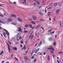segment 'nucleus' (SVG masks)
Here are the masks:
<instances>
[{"label":"nucleus","instance_id":"1","mask_svg":"<svg viewBox=\"0 0 63 63\" xmlns=\"http://www.w3.org/2000/svg\"><path fill=\"white\" fill-rule=\"evenodd\" d=\"M12 20H13V19H11V18H9L7 20V22L8 23H9L11 21H12Z\"/></svg>","mask_w":63,"mask_h":63},{"label":"nucleus","instance_id":"2","mask_svg":"<svg viewBox=\"0 0 63 63\" xmlns=\"http://www.w3.org/2000/svg\"><path fill=\"white\" fill-rule=\"evenodd\" d=\"M32 17L33 20H36L37 19V18L36 16L35 15H32Z\"/></svg>","mask_w":63,"mask_h":63},{"label":"nucleus","instance_id":"3","mask_svg":"<svg viewBox=\"0 0 63 63\" xmlns=\"http://www.w3.org/2000/svg\"><path fill=\"white\" fill-rule=\"evenodd\" d=\"M5 31V32H6V34H7L8 36H9L10 35V34H9V32L8 31H7V30H6V29H3Z\"/></svg>","mask_w":63,"mask_h":63},{"label":"nucleus","instance_id":"4","mask_svg":"<svg viewBox=\"0 0 63 63\" xmlns=\"http://www.w3.org/2000/svg\"><path fill=\"white\" fill-rule=\"evenodd\" d=\"M59 12H60V10L58 9L56 11V13L57 15H58L59 14Z\"/></svg>","mask_w":63,"mask_h":63},{"label":"nucleus","instance_id":"5","mask_svg":"<svg viewBox=\"0 0 63 63\" xmlns=\"http://www.w3.org/2000/svg\"><path fill=\"white\" fill-rule=\"evenodd\" d=\"M17 28L18 29V31H20L21 32H22V30H21V28L19 27V28Z\"/></svg>","mask_w":63,"mask_h":63},{"label":"nucleus","instance_id":"6","mask_svg":"<svg viewBox=\"0 0 63 63\" xmlns=\"http://www.w3.org/2000/svg\"><path fill=\"white\" fill-rule=\"evenodd\" d=\"M17 19L19 22H22V20L20 18H18Z\"/></svg>","mask_w":63,"mask_h":63},{"label":"nucleus","instance_id":"7","mask_svg":"<svg viewBox=\"0 0 63 63\" xmlns=\"http://www.w3.org/2000/svg\"><path fill=\"white\" fill-rule=\"evenodd\" d=\"M7 45L8 46V48L9 51V52L10 53V46L9 45V44L8 43H7Z\"/></svg>","mask_w":63,"mask_h":63},{"label":"nucleus","instance_id":"8","mask_svg":"<svg viewBox=\"0 0 63 63\" xmlns=\"http://www.w3.org/2000/svg\"><path fill=\"white\" fill-rule=\"evenodd\" d=\"M48 16L49 17H50L51 16V13L50 12H48L47 13Z\"/></svg>","mask_w":63,"mask_h":63},{"label":"nucleus","instance_id":"9","mask_svg":"<svg viewBox=\"0 0 63 63\" xmlns=\"http://www.w3.org/2000/svg\"><path fill=\"white\" fill-rule=\"evenodd\" d=\"M36 50V48H34L33 50L32 51V53L33 54L35 52Z\"/></svg>","mask_w":63,"mask_h":63},{"label":"nucleus","instance_id":"10","mask_svg":"<svg viewBox=\"0 0 63 63\" xmlns=\"http://www.w3.org/2000/svg\"><path fill=\"white\" fill-rule=\"evenodd\" d=\"M10 16H11L15 17H16V16L15 14H10Z\"/></svg>","mask_w":63,"mask_h":63},{"label":"nucleus","instance_id":"11","mask_svg":"<svg viewBox=\"0 0 63 63\" xmlns=\"http://www.w3.org/2000/svg\"><path fill=\"white\" fill-rule=\"evenodd\" d=\"M39 15H40L41 16H44V14H43L41 12H39Z\"/></svg>","mask_w":63,"mask_h":63},{"label":"nucleus","instance_id":"12","mask_svg":"<svg viewBox=\"0 0 63 63\" xmlns=\"http://www.w3.org/2000/svg\"><path fill=\"white\" fill-rule=\"evenodd\" d=\"M3 36H4L6 38L7 37H6V36L5 35H7V34H6V33L5 32H4L3 33Z\"/></svg>","mask_w":63,"mask_h":63},{"label":"nucleus","instance_id":"13","mask_svg":"<svg viewBox=\"0 0 63 63\" xmlns=\"http://www.w3.org/2000/svg\"><path fill=\"white\" fill-rule=\"evenodd\" d=\"M41 26L40 25H39L38 26L36 27V29H37V28H39V27H41Z\"/></svg>","mask_w":63,"mask_h":63},{"label":"nucleus","instance_id":"14","mask_svg":"<svg viewBox=\"0 0 63 63\" xmlns=\"http://www.w3.org/2000/svg\"><path fill=\"white\" fill-rule=\"evenodd\" d=\"M58 5V4H57V3H54V6L55 7V6H57Z\"/></svg>","mask_w":63,"mask_h":63},{"label":"nucleus","instance_id":"15","mask_svg":"<svg viewBox=\"0 0 63 63\" xmlns=\"http://www.w3.org/2000/svg\"><path fill=\"white\" fill-rule=\"evenodd\" d=\"M48 39L49 40V41H52V38H49Z\"/></svg>","mask_w":63,"mask_h":63},{"label":"nucleus","instance_id":"16","mask_svg":"<svg viewBox=\"0 0 63 63\" xmlns=\"http://www.w3.org/2000/svg\"><path fill=\"white\" fill-rule=\"evenodd\" d=\"M56 43L55 42H54L53 43V45L55 47L56 45Z\"/></svg>","mask_w":63,"mask_h":63},{"label":"nucleus","instance_id":"17","mask_svg":"<svg viewBox=\"0 0 63 63\" xmlns=\"http://www.w3.org/2000/svg\"><path fill=\"white\" fill-rule=\"evenodd\" d=\"M24 26L25 27H26V28H27L29 26V25H25Z\"/></svg>","mask_w":63,"mask_h":63},{"label":"nucleus","instance_id":"18","mask_svg":"<svg viewBox=\"0 0 63 63\" xmlns=\"http://www.w3.org/2000/svg\"><path fill=\"white\" fill-rule=\"evenodd\" d=\"M13 49L14 50H17V48H16L15 47H13Z\"/></svg>","mask_w":63,"mask_h":63},{"label":"nucleus","instance_id":"19","mask_svg":"<svg viewBox=\"0 0 63 63\" xmlns=\"http://www.w3.org/2000/svg\"><path fill=\"white\" fill-rule=\"evenodd\" d=\"M31 23L33 24H36V23L34 22V21H31Z\"/></svg>","mask_w":63,"mask_h":63},{"label":"nucleus","instance_id":"20","mask_svg":"<svg viewBox=\"0 0 63 63\" xmlns=\"http://www.w3.org/2000/svg\"><path fill=\"white\" fill-rule=\"evenodd\" d=\"M42 44V41H41L40 44L38 45L39 46H41Z\"/></svg>","mask_w":63,"mask_h":63},{"label":"nucleus","instance_id":"21","mask_svg":"<svg viewBox=\"0 0 63 63\" xmlns=\"http://www.w3.org/2000/svg\"><path fill=\"white\" fill-rule=\"evenodd\" d=\"M52 30V29H51L50 30H49L48 31V32H51Z\"/></svg>","mask_w":63,"mask_h":63},{"label":"nucleus","instance_id":"22","mask_svg":"<svg viewBox=\"0 0 63 63\" xmlns=\"http://www.w3.org/2000/svg\"><path fill=\"white\" fill-rule=\"evenodd\" d=\"M47 60L48 61H49L50 60V58H49V56L47 58Z\"/></svg>","mask_w":63,"mask_h":63},{"label":"nucleus","instance_id":"23","mask_svg":"<svg viewBox=\"0 0 63 63\" xmlns=\"http://www.w3.org/2000/svg\"><path fill=\"white\" fill-rule=\"evenodd\" d=\"M3 52H4V51H2L0 53V55H2V54H3Z\"/></svg>","mask_w":63,"mask_h":63},{"label":"nucleus","instance_id":"24","mask_svg":"<svg viewBox=\"0 0 63 63\" xmlns=\"http://www.w3.org/2000/svg\"><path fill=\"white\" fill-rule=\"evenodd\" d=\"M29 26L30 28H32V25L30 24L29 25Z\"/></svg>","mask_w":63,"mask_h":63},{"label":"nucleus","instance_id":"25","mask_svg":"<svg viewBox=\"0 0 63 63\" xmlns=\"http://www.w3.org/2000/svg\"><path fill=\"white\" fill-rule=\"evenodd\" d=\"M24 33H26L28 32V31H24Z\"/></svg>","mask_w":63,"mask_h":63},{"label":"nucleus","instance_id":"26","mask_svg":"<svg viewBox=\"0 0 63 63\" xmlns=\"http://www.w3.org/2000/svg\"><path fill=\"white\" fill-rule=\"evenodd\" d=\"M38 54H40V55H42V53H38Z\"/></svg>","mask_w":63,"mask_h":63},{"label":"nucleus","instance_id":"27","mask_svg":"<svg viewBox=\"0 0 63 63\" xmlns=\"http://www.w3.org/2000/svg\"><path fill=\"white\" fill-rule=\"evenodd\" d=\"M37 61V60L36 59H34V61L33 62L34 63H35Z\"/></svg>","mask_w":63,"mask_h":63},{"label":"nucleus","instance_id":"28","mask_svg":"<svg viewBox=\"0 0 63 63\" xmlns=\"http://www.w3.org/2000/svg\"><path fill=\"white\" fill-rule=\"evenodd\" d=\"M15 58L16 59V61H18V59H17V58H16V57H15Z\"/></svg>","mask_w":63,"mask_h":63},{"label":"nucleus","instance_id":"29","mask_svg":"<svg viewBox=\"0 0 63 63\" xmlns=\"http://www.w3.org/2000/svg\"><path fill=\"white\" fill-rule=\"evenodd\" d=\"M12 24H13V25H16V24L15 23H12Z\"/></svg>","mask_w":63,"mask_h":63},{"label":"nucleus","instance_id":"30","mask_svg":"<svg viewBox=\"0 0 63 63\" xmlns=\"http://www.w3.org/2000/svg\"><path fill=\"white\" fill-rule=\"evenodd\" d=\"M33 36V35H32V36L31 37V39H32L33 38V36Z\"/></svg>","mask_w":63,"mask_h":63},{"label":"nucleus","instance_id":"31","mask_svg":"<svg viewBox=\"0 0 63 63\" xmlns=\"http://www.w3.org/2000/svg\"><path fill=\"white\" fill-rule=\"evenodd\" d=\"M47 49H49V50H51V48H48Z\"/></svg>","mask_w":63,"mask_h":63},{"label":"nucleus","instance_id":"32","mask_svg":"<svg viewBox=\"0 0 63 63\" xmlns=\"http://www.w3.org/2000/svg\"><path fill=\"white\" fill-rule=\"evenodd\" d=\"M53 33H54V31H53L52 32L50 33V34H53Z\"/></svg>","mask_w":63,"mask_h":63},{"label":"nucleus","instance_id":"33","mask_svg":"<svg viewBox=\"0 0 63 63\" xmlns=\"http://www.w3.org/2000/svg\"><path fill=\"white\" fill-rule=\"evenodd\" d=\"M13 4H14L15 5V4H16V2H13Z\"/></svg>","mask_w":63,"mask_h":63},{"label":"nucleus","instance_id":"34","mask_svg":"<svg viewBox=\"0 0 63 63\" xmlns=\"http://www.w3.org/2000/svg\"><path fill=\"white\" fill-rule=\"evenodd\" d=\"M19 37V36L18 35H17L16 36V38L17 39L18 38V37Z\"/></svg>","mask_w":63,"mask_h":63},{"label":"nucleus","instance_id":"35","mask_svg":"<svg viewBox=\"0 0 63 63\" xmlns=\"http://www.w3.org/2000/svg\"><path fill=\"white\" fill-rule=\"evenodd\" d=\"M60 27L61 26V21H60Z\"/></svg>","mask_w":63,"mask_h":63},{"label":"nucleus","instance_id":"36","mask_svg":"<svg viewBox=\"0 0 63 63\" xmlns=\"http://www.w3.org/2000/svg\"><path fill=\"white\" fill-rule=\"evenodd\" d=\"M62 53V52H60L58 53L59 54H61Z\"/></svg>","mask_w":63,"mask_h":63},{"label":"nucleus","instance_id":"37","mask_svg":"<svg viewBox=\"0 0 63 63\" xmlns=\"http://www.w3.org/2000/svg\"><path fill=\"white\" fill-rule=\"evenodd\" d=\"M24 1L25 3L26 4V0H24Z\"/></svg>","mask_w":63,"mask_h":63},{"label":"nucleus","instance_id":"38","mask_svg":"<svg viewBox=\"0 0 63 63\" xmlns=\"http://www.w3.org/2000/svg\"><path fill=\"white\" fill-rule=\"evenodd\" d=\"M52 4H53V3H52L50 4L49 6H51V5H52Z\"/></svg>","mask_w":63,"mask_h":63},{"label":"nucleus","instance_id":"39","mask_svg":"<svg viewBox=\"0 0 63 63\" xmlns=\"http://www.w3.org/2000/svg\"><path fill=\"white\" fill-rule=\"evenodd\" d=\"M24 50H26V48H25V45H24Z\"/></svg>","mask_w":63,"mask_h":63},{"label":"nucleus","instance_id":"40","mask_svg":"<svg viewBox=\"0 0 63 63\" xmlns=\"http://www.w3.org/2000/svg\"><path fill=\"white\" fill-rule=\"evenodd\" d=\"M35 26L33 27L32 28V29H34L35 28Z\"/></svg>","mask_w":63,"mask_h":63},{"label":"nucleus","instance_id":"41","mask_svg":"<svg viewBox=\"0 0 63 63\" xmlns=\"http://www.w3.org/2000/svg\"><path fill=\"white\" fill-rule=\"evenodd\" d=\"M50 47H51V48H52L53 47V46H52L51 45L50 46Z\"/></svg>","mask_w":63,"mask_h":63},{"label":"nucleus","instance_id":"42","mask_svg":"<svg viewBox=\"0 0 63 63\" xmlns=\"http://www.w3.org/2000/svg\"><path fill=\"white\" fill-rule=\"evenodd\" d=\"M40 49V48H38V49H37L36 51H37L38 52V51H39V49Z\"/></svg>","mask_w":63,"mask_h":63},{"label":"nucleus","instance_id":"43","mask_svg":"<svg viewBox=\"0 0 63 63\" xmlns=\"http://www.w3.org/2000/svg\"><path fill=\"white\" fill-rule=\"evenodd\" d=\"M43 20H44V19H40V20H41V21H43Z\"/></svg>","mask_w":63,"mask_h":63},{"label":"nucleus","instance_id":"44","mask_svg":"<svg viewBox=\"0 0 63 63\" xmlns=\"http://www.w3.org/2000/svg\"><path fill=\"white\" fill-rule=\"evenodd\" d=\"M20 43L21 44H23V41H21Z\"/></svg>","mask_w":63,"mask_h":63},{"label":"nucleus","instance_id":"45","mask_svg":"<svg viewBox=\"0 0 63 63\" xmlns=\"http://www.w3.org/2000/svg\"><path fill=\"white\" fill-rule=\"evenodd\" d=\"M25 59H27V57H25L24 58Z\"/></svg>","mask_w":63,"mask_h":63},{"label":"nucleus","instance_id":"46","mask_svg":"<svg viewBox=\"0 0 63 63\" xmlns=\"http://www.w3.org/2000/svg\"><path fill=\"white\" fill-rule=\"evenodd\" d=\"M53 58L54 57H55V55H54V54H53Z\"/></svg>","mask_w":63,"mask_h":63},{"label":"nucleus","instance_id":"47","mask_svg":"<svg viewBox=\"0 0 63 63\" xmlns=\"http://www.w3.org/2000/svg\"><path fill=\"white\" fill-rule=\"evenodd\" d=\"M1 16V17H4V16L2 15H1V16Z\"/></svg>","mask_w":63,"mask_h":63},{"label":"nucleus","instance_id":"48","mask_svg":"<svg viewBox=\"0 0 63 63\" xmlns=\"http://www.w3.org/2000/svg\"><path fill=\"white\" fill-rule=\"evenodd\" d=\"M21 36H20L19 37V39H20H20H21Z\"/></svg>","mask_w":63,"mask_h":63},{"label":"nucleus","instance_id":"49","mask_svg":"<svg viewBox=\"0 0 63 63\" xmlns=\"http://www.w3.org/2000/svg\"><path fill=\"white\" fill-rule=\"evenodd\" d=\"M49 19L50 21H51V18L50 17L49 18Z\"/></svg>","mask_w":63,"mask_h":63},{"label":"nucleus","instance_id":"50","mask_svg":"<svg viewBox=\"0 0 63 63\" xmlns=\"http://www.w3.org/2000/svg\"><path fill=\"white\" fill-rule=\"evenodd\" d=\"M27 40H26V45H27Z\"/></svg>","mask_w":63,"mask_h":63},{"label":"nucleus","instance_id":"51","mask_svg":"<svg viewBox=\"0 0 63 63\" xmlns=\"http://www.w3.org/2000/svg\"><path fill=\"white\" fill-rule=\"evenodd\" d=\"M51 8H52L51 7H50V8H47V10H48L49 9H51Z\"/></svg>","mask_w":63,"mask_h":63},{"label":"nucleus","instance_id":"52","mask_svg":"<svg viewBox=\"0 0 63 63\" xmlns=\"http://www.w3.org/2000/svg\"><path fill=\"white\" fill-rule=\"evenodd\" d=\"M41 28L43 30H44V28H43V27H41Z\"/></svg>","mask_w":63,"mask_h":63},{"label":"nucleus","instance_id":"53","mask_svg":"<svg viewBox=\"0 0 63 63\" xmlns=\"http://www.w3.org/2000/svg\"><path fill=\"white\" fill-rule=\"evenodd\" d=\"M42 6H39V9H40V8H42Z\"/></svg>","mask_w":63,"mask_h":63},{"label":"nucleus","instance_id":"54","mask_svg":"<svg viewBox=\"0 0 63 63\" xmlns=\"http://www.w3.org/2000/svg\"><path fill=\"white\" fill-rule=\"evenodd\" d=\"M33 5L34 6H36V3H33Z\"/></svg>","mask_w":63,"mask_h":63},{"label":"nucleus","instance_id":"55","mask_svg":"<svg viewBox=\"0 0 63 63\" xmlns=\"http://www.w3.org/2000/svg\"><path fill=\"white\" fill-rule=\"evenodd\" d=\"M38 52V51L36 50V51H35V53H37Z\"/></svg>","mask_w":63,"mask_h":63},{"label":"nucleus","instance_id":"56","mask_svg":"<svg viewBox=\"0 0 63 63\" xmlns=\"http://www.w3.org/2000/svg\"><path fill=\"white\" fill-rule=\"evenodd\" d=\"M57 61L58 63H60V62H59V61H58V60H57Z\"/></svg>","mask_w":63,"mask_h":63},{"label":"nucleus","instance_id":"57","mask_svg":"<svg viewBox=\"0 0 63 63\" xmlns=\"http://www.w3.org/2000/svg\"><path fill=\"white\" fill-rule=\"evenodd\" d=\"M46 53L45 52L43 53L44 55H46Z\"/></svg>","mask_w":63,"mask_h":63},{"label":"nucleus","instance_id":"58","mask_svg":"<svg viewBox=\"0 0 63 63\" xmlns=\"http://www.w3.org/2000/svg\"><path fill=\"white\" fill-rule=\"evenodd\" d=\"M45 13H47V10H46V9H45Z\"/></svg>","mask_w":63,"mask_h":63},{"label":"nucleus","instance_id":"59","mask_svg":"<svg viewBox=\"0 0 63 63\" xmlns=\"http://www.w3.org/2000/svg\"><path fill=\"white\" fill-rule=\"evenodd\" d=\"M34 32L33 31H32L31 33V35H32V34Z\"/></svg>","mask_w":63,"mask_h":63},{"label":"nucleus","instance_id":"60","mask_svg":"<svg viewBox=\"0 0 63 63\" xmlns=\"http://www.w3.org/2000/svg\"><path fill=\"white\" fill-rule=\"evenodd\" d=\"M29 20H32V18H30V19H29Z\"/></svg>","mask_w":63,"mask_h":63},{"label":"nucleus","instance_id":"61","mask_svg":"<svg viewBox=\"0 0 63 63\" xmlns=\"http://www.w3.org/2000/svg\"><path fill=\"white\" fill-rule=\"evenodd\" d=\"M51 49L53 51H54V48H52Z\"/></svg>","mask_w":63,"mask_h":63},{"label":"nucleus","instance_id":"62","mask_svg":"<svg viewBox=\"0 0 63 63\" xmlns=\"http://www.w3.org/2000/svg\"><path fill=\"white\" fill-rule=\"evenodd\" d=\"M38 43H36V44H35V46H37V45H38Z\"/></svg>","mask_w":63,"mask_h":63},{"label":"nucleus","instance_id":"63","mask_svg":"<svg viewBox=\"0 0 63 63\" xmlns=\"http://www.w3.org/2000/svg\"><path fill=\"white\" fill-rule=\"evenodd\" d=\"M34 58V56H33L32 57H31V58H32V59H33Z\"/></svg>","mask_w":63,"mask_h":63},{"label":"nucleus","instance_id":"64","mask_svg":"<svg viewBox=\"0 0 63 63\" xmlns=\"http://www.w3.org/2000/svg\"><path fill=\"white\" fill-rule=\"evenodd\" d=\"M37 4H40V2H38L37 3Z\"/></svg>","mask_w":63,"mask_h":63}]
</instances>
